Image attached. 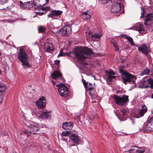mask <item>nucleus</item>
Returning a JSON list of instances; mask_svg holds the SVG:
<instances>
[{
  "label": "nucleus",
  "instance_id": "4be33fe9",
  "mask_svg": "<svg viewBox=\"0 0 153 153\" xmlns=\"http://www.w3.org/2000/svg\"><path fill=\"white\" fill-rule=\"evenodd\" d=\"M148 87H149V79L142 82L139 85V87L142 88H147Z\"/></svg>",
  "mask_w": 153,
  "mask_h": 153
},
{
  "label": "nucleus",
  "instance_id": "5701e85b",
  "mask_svg": "<svg viewBox=\"0 0 153 153\" xmlns=\"http://www.w3.org/2000/svg\"><path fill=\"white\" fill-rule=\"evenodd\" d=\"M36 13L37 14L41 16L45 14L44 13V10L43 7H38L35 9Z\"/></svg>",
  "mask_w": 153,
  "mask_h": 153
},
{
  "label": "nucleus",
  "instance_id": "20e7f679",
  "mask_svg": "<svg viewBox=\"0 0 153 153\" xmlns=\"http://www.w3.org/2000/svg\"><path fill=\"white\" fill-rule=\"evenodd\" d=\"M113 97L115 102L119 105H124L125 103L128 100V96L125 95L120 97L115 94L114 95Z\"/></svg>",
  "mask_w": 153,
  "mask_h": 153
},
{
  "label": "nucleus",
  "instance_id": "c03bdc74",
  "mask_svg": "<svg viewBox=\"0 0 153 153\" xmlns=\"http://www.w3.org/2000/svg\"><path fill=\"white\" fill-rule=\"evenodd\" d=\"M113 45L116 49V51H119V49L117 45L115 43H114Z\"/></svg>",
  "mask_w": 153,
  "mask_h": 153
},
{
  "label": "nucleus",
  "instance_id": "a19ab883",
  "mask_svg": "<svg viewBox=\"0 0 153 153\" xmlns=\"http://www.w3.org/2000/svg\"><path fill=\"white\" fill-rule=\"evenodd\" d=\"M7 0H0V4L3 5L7 2Z\"/></svg>",
  "mask_w": 153,
  "mask_h": 153
},
{
  "label": "nucleus",
  "instance_id": "bb28decb",
  "mask_svg": "<svg viewBox=\"0 0 153 153\" xmlns=\"http://www.w3.org/2000/svg\"><path fill=\"white\" fill-rule=\"evenodd\" d=\"M146 129L148 131H153V124L151 123H148L147 124Z\"/></svg>",
  "mask_w": 153,
  "mask_h": 153
},
{
  "label": "nucleus",
  "instance_id": "37998d69",
  "mask_svg": "<svg viewBox=\"0 0 153 153\" xmlns=\"http://www.w3.org/2000/svg\"><path fill=\"white\" fill-rule=\"evenodd\" d=\"M109 0H99L102 4H105L107 3Z\"/></svg>",
  "mask_w": 153,
  "mask_h": 153
},
{
  "label": "nucleus",
  "instance_id": "4468645a",
  "mask_svg": "<svg viewBox=\"0 0 153 153\" xmlns=\"http://www.w3.org/2000/svg\"><path fill=\"white\" fill-rule=\"evenodd\" d=\"M135 148H138V149H132L130 150H129L128 152H129V153L131 152H133L134 153H143L145 152V149L144 148L141 147L140 148H138L137 147H134Z\"/></svg>",
  "mask_w": 153,
  "mask_h": 153
},
{
  "label": "nucleus",
  "instance_id": "39448f33",
  "mask_svg": "<svg viewBox=\"0 0 153 153\" xmlns=\"http://www.w3.org/2000/svg\"><path fill=\"white\" fill-rule=\"evenodd\" d=\"M56 86L57 87L59 94L61 97L67 96L68 90L66 86L62 83H60L56 85Z\"/></svg>",
  "mask_w": 153,
  "mask_h": 153
},
{
  "label": "nucleus",
  "instance_id": "1a4fd4ad",
  "mask_svg": "<svg viewBox=\"0 0 153 153\" xmlns=\"http://www.w3.org/2000/svg\"><path fill=\"white\" fill-rule=\"evenodd\" d=\"M18 59L21 62L27 60V55L23 49H20V51L18 53Z\"/></svg>",
  "mask_w": 153,
  "mask_h": 153
},
{
  "label": "nucleus",
  "instance_id": "9d476101",
  "mask_svg": "<svg viewBox=\"0 0 153 153\" xmlns=\"http://www.w3.org/2000/svg\"><path fill=\"white\" fill-rule=\"evenodd\" d=\"M27 0H26V1H27ZM25 0H22V1H20V4H21L22 3H24V5H26L27 6H25V7L28 8L30 9L33 8V7H34V8H35L34 6L36 5V3H35L34 1L31 0V1H28L26 2H25Z\"/></svg>",
  "mask_w": 153,
  "mask_h": 153
},
{
  "label": "nucleus",
  "instance_id": "6e6d98bb",
  "mask_svg": "<svg viewBox=\"0 0 153 153\" xmlns=\"http://www.w3.org/2000/svg\"><path fill=\"white\" fill-rule=\"evenodd\" d=\"M1 101V99H0V101Z\"/></svg>",
  "mask_w": 153,
  "mask_h": 153
},
{
  "label": "nucleus",
  "instance_id": "f704fd0d",
  "mask_svg": "<svg viewBox=\"0 0 153 153\" xmlns=\"http://www.w3.org/2000/svg\"><path fill=\"white\" fill-rule=\"evenodd\" d=\"M71 133V131H65L63 132L62 134L63 136H68Z\"/></svg>",
  "mask_w": 153,
  "mask_h": 153
},
{
  "label": "nucleus",
  "instance_id": "c756f323",
  "mask_svg": "<svg viewBox=\"0 0 153 153\" xmlns=\"http://www.w3.org/2000/svg\"><path fill=\"white\" fill-rule=\"evenodd\" d=\"M84 30L85 36L88 38H91V35H92L91 34V33L89 30H86L85 29V28H84Z\"/></svg>",
  "mask_w": 153,
  "mask_h": 153
},
{
  "label": "nucleus",
  "instance_id": "8fccbe9b",
  "mask_svg": "<svg viewBox=\"0 0 153 153\" xmlns=\"http://www.w3.org/2000/svg\"><path fill=\"white\" fill-rule=\"evenodd\" d=\"M51 81L52 82V83H53L54 84V85L55 84V82L53 80H51Z\"/></svg>",
  "mask_w": 153,
  "mask_h": 153
},
{
  "label": "nucleus",
  "instance_id": "f8f14e48",
  "mask_svg": "<svg viewBox=\"0 0 153 153\" xmlns=\"http://www.w3.org/2000/svg\"><path fill=\"white\" fill-rule=\"evenodd\" d=\"M73 123L72 122L63 123L62 127L64 129L69 130L71 129L73 126Z\"/></svg>",
  "mask_w": 153,
  "mask_h": 153
},
{
  "label": "nucleus",
  "instance_id": "dca6fc26",
  "mask_svg": "<svg viewBox=\"0 0 153 153\" xmlns=\"http://www.w3.org/2000/svg\"><path fill=\"white\" fill-rule=\"evenodd\" d=\"M106 74L108 76L107 79L109 82H111L113 79H115L116 77V76L114 75L115 73L112 70L107 71Z\"/></svg>",
  "mask_w": 153,
  "mask_h": 153
},
{
  "label": "nucleus",
  "instance_id": "5fc2aeb1",
  "mask_svg": "<svg viewBox=\"0 0 153 153\" xmlns=\"http://www.w3.org/2000/svg\"><path fill=\"white\" fill-rule=\"evenodd\" d=\"M1 55V53H0V56Z\"/></svg>",
  "mask_w": 153,
  "mask_h": 153
},
{
  "label": "nucleus",
  "instance_id": "6ab92c4d",
  "mask_svg": "<svg viewBox=\"0 0 153 153\" xmlns=\"http://www.w3.org/2000/svg\"><path fill=\"white\" fill-rule=\"evenodd\" d=\"M71 140L74 143L77 144L79 140V138L78 135L76 134L71 135L70 136Z\"/></svg>",
  "mask_w": 153,
  "mask_h": 153
},
{
  "label": "nucleus",
  "instance_id": "aec40b11",
  "mask_svg": "<svg viewBox=\"0 0 153 153\" xmlns=\"http://www.w3.org/2000/svg\"><path fill=\"white\" fill-rule=\"evenodd\" d=\"M39 117L41 119H50V116L49 112H43L40 115Z\"/></svg>",
  "mask_w": 153,
  "mask_h": 153
},
{
  "label": "nucleus",
  "instance_id": "c9c22d12",
  "mask_svg": "<svg viewBox=\"0 0 153 153\" xmlns=\"http://www.w3.org/2000/svg\"><path fill=\"white\" fill-rule=\"evenodd\" d=\"M149 72V69H146L143 71L140 74V75H143L144 74H148Z\"/></svg>",
  "mask_w": 153,
  "mask_h": 153
},
{
  "label": "nucleus",
  "instance_id": "79ce46f5",
  "mask_svg": "<svg viewBox=\"0 0 153 153\" xmlns=\"http://www.w3.org/2000/svg\"><path fill=\"white\" fill-rule=\"evenodd\" d=\"M141 11H142V12L141 13V15L140 17V18H142L143 17L144 14L145 13V10L143 8H141Z\"/></svg>",
  "mask_w": 153,
  "mask_h": 153
},
{
  "label": "nucleus",
  "instance_id": "49530a36",
  "mask_svg": "<svg viewBox=\"0 0 153 153\" xmlns=\"http://www.w3.org/2000/svg\"><path fill=\"white\" fill-rule=\"evenodd\" d=\"M55 63L56 65H58L60 63V61L59 60L55 61Z\"/></svg>",
  "mask_w": 153,
  "mask_h": 153
},
{
  "label": "nucleus",
  "instance_id": "e433bc0d",
  "mask_svg": "<svg viewBox=\"0 0 153 153\" xmlns=\"http://www.w3.org/2000/svg\"><path fill=\"white\" fill-rule=\"evenodd\" d=\"M149 87L153 88V80L151 79H149Z\"/></svg>",
  "mask_w": 153,
  "mask_h": 153
},
{
  "label": "nucleus",
  "instance_id": "4c0bfd02",
  "mask_svg": "<svg viewBox=\"0 0 153 153\" xmlns=\"http://www.w3.org/2000/svg\"><path fill=\"white\" fill-rule=\"evenodd\" d=\"M43 10H44V13L45 14L47 12V11H49L50 10V8L49 7H43Z\"/></svg>",
  "mask_w": 153,
  "mask_h": 153
},
{
  "label": "nucleus",
  "instance_id": "603ef678",
  "mask_svg": "<svg viewBox=\"0 0 153 153\" xmlns=\"http://www.w3.org/2000/svg\"><path fill=\"white\" fill-rule=\"evenodd\" d=\"M89 85H91V83H89V84H88Z\"/></svg>",
  "mask_w": 153,
  "mask_h": 153
},
{
  "label": "nucleus",
  "instance_id": "412c9836",
  "mask_svg": "<svg viewBox=\"0 0 153 153\" xmlns=\"http://www.w3.org/2000/svg\"><path fill=\"white\" fill-rule=\"evenodd\" d=\"M149 21H153V14L150 13L147 15L145 19L144 24L146 25L148 24L147 22Z\"/></svg>",
  "mask_w": 153,
  "mask_h": 153
},
{
  "label": "nucleus",
  "instance_id": "a211bd4d",
  "mask_svg": "<svg viewBox=\"0 0 153 153\" xmlns=\"http://www.w3.org/2000/svg\"><path fill=\"white\" fill-rule=\"evenodd\" d=\"M132 28L138 31H141L144 30V28L143 25L139 23L136 24Z\"/></svg>",
  "mask_w": 153,
  "mask_h": 153
},
{
  "label": "nucleus",
  "instance_id": "f257e3e1",
  "mask_svg": "<svg viewBox=\"0 0 153 153\" xmlns=\"http://www.w3.org/2000/svg\"><path fill=\"white\" fill-rule=\"evenodd\" d=\"M74 53L76 58L80 61L89 58L90 55H94V53L91 49H86L83 47L76 48L74 50Z\"/></svg>",
  "mask_w": 153,
  "mask_h": 153
},
{
  "label": "nucleus",
  "instance_id": "0eeeda50",
  "mask_svg": "<svg viewBox=\"0 0 153 153\" xmlns=\"http://www.w3.org/2000/svg\"><path fill=\"white\" fill-rule=\"evenodd\" d=\"M71 28L70 25H65L63 29L59 30V32L63 35H68L71 33Z\"/></svg>",
  "mask_w": 153,
  "mask_h": 153
},
{
  "label": "nucleus",
  "instance_id": "09e8293b",
  "mask_svg": "<svg viewBox=\"0 0 153 153\" xmlns=\"http://www.w3.org/2000/svg\"><path fill=\"white\" fill-rule=\"evenodd\" d=\"M88 89L89 90V91H91L93 89V88L92 87H91L89 85L88 86Z\"/></svg>",
  "mask_w": 153,
  "mask_h": 153
},
{
  "label": "nucleus",
  "instance_id": "7ed1b4c3",
  "mask_svg": "<svg viewBox=\"0 0 153 153\" xmlns=\"http://www.w3.org/2000/svg\"><path fill=\"white\" fill-rule=\"evenodd\" d=\"M39 128L37 124H30L28 126L27 130H25L24 133L29 136L31 134H37L36 133L37 131L39 130Z\"/></svg>",
  "mask_w": 153,
  "mask_h": 153
},
{
  "label": "nucleus",
  "instance_id": "ddd939ff",
  "mask_svg": "<svg viewBox=\"0 0 153 153\" xmlns=\"http://www.w3.org/2000/svg\"><path fill=\"white\" fill-rule=\"evenodd\" d=\"M52 77L55 79L61 78L62 74L59 71H55L51 74Z\"/></svg>",
  "mask_w": 153,
  "mask_h": 153
},
{
  "label": "nucleus",
  "instance_id": "7c9ffc66",
  "mask_svg": "<svg viewBox=\"0 0 153 153\" xmlns=\"http://www.w3.org/2000/svg\"><path fill=\"white\" fill-rule=\"evenodd\" d=\"M22 62V65L23 67L25 68L26 67H30V64L27 61V60H25V61H24L23 62Z\"/></svg>",
  "mask_w": 153,
  "mask_h": 153
},
{
  "label": "nucleus",
  "instance_id": "58836bf2",
  "mask_svg": "<svg viewBox=\"0 0 153 153\" xmlns=\"http://www.w3.org/2000/svg\"><path fill=\"white\" fill-rule=\"evenodd\" d=\"M4 95L3 93L0 92V99H1V101H0V104L1 103L3 100Z\"/></svg>",
  "mask_w": 153,
  "mask_h": 153
},
{
  "label": "nucleus",
  "instance_id": "6e6552de",
  "mask_svg": "<svg viewBox=\"0 0 153 153\" xmlns=\"http://www.w3.org/2000/svg\"><path fill=\"white\" fill-rule=\"evenodd\" d=\"M46 98L44 96L42 97L36 102L37 106L39 108H43L45 105Z\"/></svg>",
  "mask_w": 153,
  "mask_h": 153
},
{
  "label": "nucleus",
  "instance_id": "423d86ee",
  "mask_svg": "<svg viewBox=\"0 0 153 153\" xmlns=\"http://www.w3.org/2000/svg\"><path fill=\"white\" fill-rule=\"evenodd\" d=\"M121 8L120 2L119 1H117L113 4L111 9V10L113 13H117L120 11Z\"/></svg>",
  "mask_w": 153,
  "mask_h": 153
},
{
  "label": "nucleus",
  "instance_id": "393cba45",
  "mask_svg": "<svg viewBox=\"0 0 153 153\" xmlns=\"http://www.w3.org/2000/svg\"><path fill=\"white\" fill-rule=\"evenodd\" d=\"M82 18L84 19H89L91 18V15L88 12H85L83 13L82 14Z\"/></svg>",
  "mask_w": 153,
  "mask_h": 153
},
{
  "label": "nucleus",
  "instance_id": "9b49d317",
  "mask_svg": "<svg viewBox=\"0 0 153 153\" xmlns=\"http://www.w3.org/2000/svg\"><path fill=\"white\" fill-rule=\"evenodd\" d=\"M138 50L139 51L145 54H147L150 51L146 45H141L138 48Z\"/></svg>",
  "mask_w": 153,
  "mask_h": 153
},
{
  "label": "nucleus",
  "instance_id": "cd10ccee",
  "mask_svg": "<svg viewBox=\"0 0 153 153\" xmlns=\"http://www.w3.org/2000/svg\"><path fill=\"white\" fill-rule=\"evenodd\" d=\"M34 1L35 2H36V3L38 2L40 3L39 4L40 5H43L47 3L49 1V0H32Z\"/></svg>",
  "mask_w": 153,
  "mask_h": 153
},
{
  "label": "nucleus",
  "instance_id": "a878e982",
  "mask_svg": "<svg viewBox=\"0 0 153 153\" xmlns=\"http://www.w3.org/2000/svg\"><path fill=\"white\" fill-rule=\"evenodd\" d=\"M121 36L122 37H125L128 40L130 44L132 45H134V43L133 41V39L132 38L130 37L129 36H127L126 35H121Z\"/></svg>",
  "mask_w": 153,
  "mask_h": 153
},
{
  "label": "nucleus",
  "instance_id": "ea45409f",
  "mask_svg": "<svg viewBox=\"0 0 153 153\" xmlns=\"http://www.w3.org/2000/svg\"><path fill=\"white\" fill-rule=\"evenodd\" d=\"M82 81L83 82V83L85 88H87V86L88 85V83L86 82L85 81L84 79H82Z\"/></svg>",
  "mask_w": 153,
  "mask_h": 153
},
{
  "label": "nucleus",
  "instance_id": "b1692460",
  "mask_svg": "<svg viewBox=\"0 0 153 153\" xmlns=\"http://www.w3.org/2000/svg\"><path fill=\"white\" fill-rule=\"evenodd\" d=\"M147 110L146 106L144 105L142 106L141 109L139 113L140 117L143 116Z\"/></svg>",
  "mask_w": 153,
  "mask_h": 153
},
{
  "label": "nucleus",
  "instance_id": "de8ad7c7",
  "mask_svg": "<svg viewBox=\"0 0 153 153\" xmlns=\"http://www.w3.org/2000/svg\"><path fill=\"white\" fill-rule=\"evenodd\" d=\"M63 54L62 52H60V53L58 55V57H59V56H63Z\"/></svg>",
  "mask_w": 153,
  "mask_h": 153
},
{
  "label": "nucleus",
  "instance_id": "864d4df0",
  "mask_svg": "<svg viewBox=\"0 0 153 153\" xmlns=\"http://www.w3.org/2000/svg\"><path fill=\"white\" fill-rule=\"evenodd\" d=\"M93 76L94 77V79H95V76H93H93Z\"/></svg>",
  "mask_w": 153,
  "mask_h": 153
},
{
  "label": "nucleus",
  "instance_id": "a18cd8bd",
  "mask_svg": "<svg viewBox=\"0 0 153 153\" xmlns=\"http://www.w3.org/2000/svg\"><path fill=\"white\" fill-rule=\"evenodd\" d=\"M148 123H151L153 124V116L150 118Z\"/></svg>",
  "mask_w": 153,
  "mask_h": 153
},
{
  "label": "nucleus",
  "instance_id": "2f4dec72",
  "mask_svg": "<svg viewBox=\"0 0 153 153\" xmlns=\"http://www.w3.org/2000/svg\"><path fill=\"white\" fill-rule=\"evenodd\" d=\"M6 88V86L5 85L0 83V92H4Z\"/></svg>",
  "mask_w": 153,
  "mask_h": 153
},
{
  "label": "nucleus",
  "instance_id": "72a5a7b5",
  "mask_svg": "<svg viewBox=\"0 0 153 153\" xmlns=\"http://www.w3.org/2000/svg\"><path fill=\"white\" fill-rule=\"evenodd\" d=\"M46 30V28L43 26H40L38 27V30L41 33L44 32Z\"/></svg>",
  "mask_w": 153,
  "mask_h": 153
},
{
  "label": "nucleus",
  "instance_id": "3c124183",
  "mask_svg": "<svg viewBox=\"0 0 153 153\" xmlns=\"http://www.w3.org/2000/svg\"><path fill=\"white\" fill-rule=\"evenodd\" d=\"M152 98H153V93L152 94Z\"/></svg>",
  "mask_w": 153,
  "mask_h": 153
},
{
  "label": "nucleus",
  "instance_id": "473e14b6",
  "mask_svg": "<svg viewBox=\"0 0 153 153\" xmlns=\"http://www.w3.org/2000/svg\"><path fill=\"white\" fill-rule=\"evenodd\" d=\"M123 117H124L127 114V110L125 108H123L121 110Z\"/></svg>",
  "mask_w": 153,
  "mask_h": 153
},
{
  "label": "nucleus",
  "instance_id": "f3484780",
  "mask_svg": "<svg viewBox=\"0 0 153 153\" xmlns=\"http://www.w3.org/2000/svg\"><path fill=\"white\" fill-rule=\"evenodd\" d=\"M62 11L59 10H53L48 15L49 17H52V16H58L62 14Z\"/></svg>",
  "mask_w": 153,
  "mask_h": 153
},
{
  "label": "nucleus",
  "instance_id": "f03ea898",
  "mask_svg": "<svg viewBox=\"0 0 153 153\" xmlns=\"http://www.w3.org/2000/svg\"><path fill=\"white\" fill-rule=\"evenodd\" d=\"M119 71L121 74V77L123 82L125 84H126L127 82H131L132 84L134 83L135 80L134 76L120 68L119 69Z\"/></svg>",
  "mask_w": 153,
  "mask_h": 153
},
{
  "label": "nucleus",
  "instance_id": "2eb2a0df",
  "mask_svg": "<svg viewBox=\"0 0 153 153\" xmlns=\"http://www.w3.org/2000/svg\"><path fill=\"white\" fill-rule=\"evenodd\" d=\"M44 48L47 52L49 53L54 50V48L52 44L49 42H47L45 44Z\"/></svg>",
  "mask_w": 153,
  "mask_h": 153
},
{
  "label": "nucleus",
  "instance_id": "c85d7f7f",
  "mask_svg": "<svg viewBox=\"0 0 153 153\" xmlns=\"http://www.w3.org/2000/svg\"><path fill=\"white\" fill-rule=\"evenodd\" d=\"M102 34L101 33H95L94 35H91V38L94 40H95L97 39H99L100 38Z\"/></svg>",
  "mask_w": 153,
  "mask_h": 153
}]
</instances>
